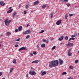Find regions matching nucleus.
I'll return each instance as SVG.
<instances>
[{
  "label": "nucleus",
  "instance_id": "obj_1",
  "mask_svg": "<svg viewBox=\"0 0 79 79\" xmlns=\"http://www.w3.org/2000/svg\"><path fill=\"white\" fill-rule=\"evenodd\" d=\"M59 61L56 60H52L49 63V65L50 68H53V67H56L58 66Z\"/></svg>",
  "mask_w": 79,
  "mask_h": 79
},
{
  "label": "nucleus",
  "instance_id": "obj_2",
  "mask_svg": "<svg viewBox=\"0 0 79 79\" xmlns=\"http://www.w3.org/2000/svg\"><path fill=\"white\" fill-rule=\"evenodd\" d=\"M11 22V20H8V18H7L4 21L5 24L6 26H9V23H10Z\"/></svg>",
  "mask_w": 79,
  "mask_h": 79
},
{
  "label": "nucleus",
  "instance_id": "obj_3",
  "mask_svg": "<svg viewBox=\"0 0 79 79\" xmlns=\"http://www.w3.org/2000/svg\"><path fill=\"white\" fill-rule=\"evenodd\" d=\"M30 75H35L37 73L35 71H30L29 73Z\"/></svg>",
  "mask_w": 79,
  "mask_h": 79
},
{
  "label": "nucleus",
  "instance_id": "obj_4",
  "mask_svg": "<svg viewBox=\"0 0 79 79\" xmlns=\"http://www.w3.org/2000/svg\"><path fill=\"white\" fill-rule=\"evenodd\" d=\"M31 33V31L30 30H27L26 31H25L24 33V34H29Z\"/></svg>",
  "mask_w": 79,
  "mask_h": 79
},
{
  "label": "nucleus",
  "instance_id": "obj_5",
  "mask_svg": "<svg viewBox=\"0 0 79 79\" xmlns=\"http://www.w3.org/2000/svg\"><path fill=\"white\" fill-rule=\"evenodd\" d=\"M74 45L73 43H68L66 44V46L67 47H71L73 46Z\"/></svg>",
  "mask_w": 79,
  "mask_h": 79
},
{
  "label": "nucleus",
  "instance_id": "obj_6",
  "mask_svg": "<svg viewBox=\"0 0 79 79\" xmlns=\"http://www.w3.org/2000/svg\"><path fill=\"white\" fill-rule=\"evenodd\" d=\"M61 19L58 20V21L56 22V25H60L61 23Z\"/></svg>",
  "mask_w": 79,
  "mask_h": 79
},
{
  "label": "nucleus",
  "instance_id": "obj_7",
  "mask_svg": "<svg viewBox=\"0 0 79 79\" xmlns=\"http://www.w3.org/2000/svg\"><path fill=\"white\" fill-rule=\"evenodd\" d=\"M41 76H44V74H47V72L45 71L43 72V71H42L41 72Z\"/></svg>",
  "mask_w": 79,
  "mask_h": 79
},
{
  "label": "nucleus",
  "instance_id": "obj_8",
  "mask_svg": "<svg viewBox=\"0 0 79 79\" xmlns=\"http://www.w3.org/2000/svg\"><path fill=\"white\" fill-rule=\"evenodd\" d=\"M59 64L60 65H61L62 64H63V60L61 59H59Z\"/></svg>",
  "mask_w": 79,
  "mask_h": 79
},
{
  "label": "nucleus",
  "instance_id": "obj_9",
  "mask_svg": "<svg viewBox=\"0 0 79 79\" xmlns=\"http://www.w3.org/2000/svg\"><path fill=\"white\" fill-rule=\"evenodd\" d=\"M39 62V60H36L35 61H33L32 62H31L32 63H35L36 64H37Z\"/></svg>",
  "mask_w": 79,
  "mask_h": 79
},
{
  "label": "nucleus",
  "instance_id": "obj_10",
  "mask_svg": "<svg viewBox=\"0 0 79 79\" xmlns=\"http://www.w3.org/2000/svg\"><path fill=\"white\" fill-rule=\"evenodd\" d=\"M17 15V13L16 12H14L12 14V16L13 18H15V16Z\"/></svg>",
  "mask_w": 79,
  "mask_h": 79
},
{
  "label": "nucleus",
  "instance_id": "obj_11",
  "mask_svg": "<svg viewBox=\"0 0 79 79\" xmlns=\"http://www.w3.org/2000/svg\"><path fill=\"white\" fill-rule=\"evenodd\" d=\"M64 37L62 35L60 37V38H59L58 40H59V41H61V40H63V39Z\"/></svg>",
  "mask_w": 79,
  "mask_h": 79
},
{
  "label": "nucleus",
  "instance_id": "obj_12",
  "mask_svg": "<svg viewBox=\"0 0 79 79\" xmlns=\"http://www.w3.org/2000/svg\"><path fill=\"white\" fill-rule=\"evenodd\" d=\"M5 4V3L3 2H0V5H1V6H3Z\"/></svg>",
  "mask_w": 79,
  "mask_h": 79
},
{
  "label": "nucleus",
  "instance_id": "obj_13",
  "mask_svg": "<svg viewBox=\"0 0 79 79\" xmlns=\"http://www.w3.org/2000/svg\"><path fill=\"white\" fill-rule=\"evenodd\" d=\"M23 29V27H22V26H20L19 28H18V30L19 31H21V30Z\"/></svg>",
  "mask_w": 79,
  "mask_h": 79
},
{
  "label": "nucleus",
  "instance_id": "obj_14",
  "mask_svg": "<svg viewBox=\"0 0 79 79\" xmlns=\"http://www.w3.org/2000/svg\"><path fill=\"white\" fill-rule=\"evenodd\" d=\"M67 54L68 56H71V55H72V53L71 52H69Z\"/></svg>",
  "mask_w": 79,
  "mask_h": 79
},
{
  "label": "nucleus",
  "instance_id": "obj_15",
  "mask_svg": "<svg viewBox=\"0 0 79 79\" xmlns=\"http://www.w3.org/2000/svg\"><path fill=\"white\" fill-rule=\"evenodd\" d=\"M13 9H10V10H8L7 12V13H10L12 12V11H13Z\"/></svg>",
  "mask_w": 79,
  "mask_h": 79
},
{
  "label": "nucleus",
  "instance_id": "obj_16",
  "mask_svg": "<svg viewBox=\"0 0 79 79\" xmlns=\"http://www.w3.org/2000/svg\"><path fill=\"white\" fill-rule=\"evenodd\" d=\"M39 3V2L37 1H36L35 2H34V5H35L36 4H38Z\"/></svg>",
  "mask_w": 79,
  "mask_h": 79
},
{
  "label": "nucleus",
  "instance_id": "obj_17",
  "mask_svg": "<svg viewBox=\"0 0 79 79\" xmlns=\"http://www.w3.org/2000/svg\"><path fill=\"white\" fill-rule=\"evenodd\" d=\"M22 48L23 50H27V49L26 48V47H22Z\"/></svg>",
  "mask_w": 79,
  "mask_h": 79
},
{
  "label": "nucleus",
  "instance_id": "obj_18",
  "mask_svg": "<svg viewBox=\"0 0 79 79\" xmlns=\"http://www.w3.org/2000/svg\"><path fill=\"white\" fill-rule=\"evenodd\" d=\"M53 16V12H52L51 14V18H52Z\"/></svg>",
  "mask_w": 79,
  "mask_h": 79
},
{
  "label": "nucleus",
  "instance_id": "obj_19",
  "mask_svg": "<svg viewBox=\"0 0 79 79\" xmlns=\"http://www.w3.org/2000/svg\"><path fill=\"white\" fill-rule=\"evenodd\" d=\"M41 47H42V48H44V47H45V44H42L41 45Z\"/></svg>",
  "mask_w": 79,
  "mask_h": 79
},
{
  "label": "nucleus",
  "instance_id": "obj_20",
  "mask_svg": "<svg viewBox=\"0 0 79 79\" xmlns=\"http://www.w3.org/2000/svg\"><path fill=\"white\" fill-rule=\"evenodd\" d=\"M13 63H14V64H16V59H14L13 60Z\"/></svg>",
  "mask_w": 79,
  "mask_h": 79
},
{
  "label": "nucleus",
  "instance_id": "obj_21",
  "mask_svg": "<svg viewBox=\"0 0 79 79\" xmlns=\"http://www.w3.org/2000/svg\"><path fill=\"white\" fill-rule=\"evenodd\" d=\"M44 31H44V30H42L41 31L39 32V33L40 34H42V33H43V32H44Z\"/></svg>",
  "mask_w": 79,
  "mask_h": 79
},
{
  "label": "nucleus",
  "instance_id": "obj_22",
  "mask_svg": "<svg viewBox=\"0 0 79 79\" xmlns=\"http://www.w3.org/2000/svg\"><path fill=\"white\" fill-rule=\"evenodd\" d=\"M75 38H70L69 40H68V41H70V40H74V39Z\"/></svg>",
  "mask_w": 79,
  "mask_h": 79
},
{
  "label": "nucleus",
  "instance_id": "obj_23",
  "mask_svg": "<svg viewBox=\"0 0 79 79\" xmlns=\"http://www.w3.org/2000/svg\"><path fill=\"white\" fill-rule=\"evenodd\" d=\"M69 68L71 69H73L74 68H73V66L70 65L69 66Z\"/></svg>",
  "mask_w": 79,
  "mask_h": 79
},
{
  "label": "nucleus",
  "instance_id": "obj_24",
  "mask_svg": "<svg viewBox=\"0 0 79 79\" xmlns=\"http://www.w3.org/2000/svg\"><path fill=\"white\" fill-rule=\"evenodd\" d=\"M65 39L66 40H68V37L67 36H65Z\"/></svg>",
  "mask_w": 79,
  "mask_h": 79
},
{
  "label": "nucleus",
  "instance_id": "obj_25",
  "mask_svg": "<svg viewBox=\"0 0 79 79\" xmlns=\"http://www.w3.org/2000/svg\"><path fill=\"white\" fill-rule=\"evenodd\" d=\"M13 69H14L13 68H12L10 69V73H11V72L13 71Z\"/></svg>",
  "mask_w": 79,
  "mask_h": 79
},
{
  "label": "nucleus",
  "instance_id": "obj_26",
  "mask_svg": "<svg viewBox=\"0 0 79 79\" xmlns=\"http://www.w3.org/2000/svg\"><path fill=\"white\" fill-rule=\"evenodd\" d=\"M79 62V60H75V63H77Z\"/></svg>",
  "mask_w": 79,
  "mask_h": 79
},
{
  "label": "nucleus",
  "instance_id": "obj_27",
  "mask_svg": "<svg viewBox=\"0 0 79 79\" xmlns=\"http://www.w3.org/2000/svg\"><path fill=\"white\" fill-rule=\"evenodd\" d=\"M67 74V73H66V72H63L62 73V75H64V74Z\"/></svg>",
  "mask_w": 79,
  "mask_h": 79
},
{
  "label": "nucleus",
  "instance_id": "obj_28",
  "mask_svg": "<svg viewBox=\"0 0 79 79\" xmlns=\"http://www.w3.org/2000/svg\"><path fill=\"white\" fill-rule=\"evenodd\" d=\"M7 34L8 35H10L11 34V33L10 32H7Z\"/></svg>",
  "mask_w": 79,
  "mask_h": 79
},
{
  "label": "nucleus",
  "instance_id": "obj_29",
  "mask_svg": "<svg viewBox=\"0 0 79 79\" xmlns=\"http://www.w3.org/2000/svg\"><path fill=\"white\" fill-rule=\"evenodd\" d=\"M45 7H46V5H44L42 6V8H43V9H44V8H45Z\"/></svg>",
  "mask_w": 79,
  "mask_h": 79
},
{
  "label": "nucleus",
  "instance_id": "obj_30",
  "mask_svg": "<svg viewBox=\"0 0 79 79\" xmlns=\"http://www.w3.org/2000/svg\"><path fill=\"white\" fill-rule=\"evenodd\" d=\"M68 16V14H66L65 15V19H67V17Z\"/></svg>",
  "mask_w": 79,
  "mask_h": 79
},
{
  "label": "nucleus",
  "instance_id": "obj_31",
  "mask_svg": "<svg viewBox=\"0 0 79 79\" xmlns=\"http://www.w3.org/2000/svg\"><path fill=\"white\" fill-rule=\"evenodd\" d=\"M33 54H34V55H37V52H36L35 51L33 52Z\"/></svg>",
  "mask_w": 79,
  "mask_h": 79
},
{
  "label": "nucleus",
  "instance_id": "obj_32",
  "mask_svg": "<svg viewBox=\"0 0 79 79\" xmlns=\"http://www.w3.org/2000/svg\"><path fill=\"white\" fill-rule=\"evenodd\" d=\"M36 47L38 50H40V47H39V46L37 45Z\"/></svg>",
  "mask_w": 79,
  "mask_h": 79
},
{
  "label": "nucleus",
  "instance_id": "obj_33",
  "mask_svg": "<svg viewBox=\"0 0 79 79\" xmlns=\"http://www.w3.org/2000/svg\"><path fill=\"white\" fill-rule=\"evenodd\" d=\"M55 48H56V46H54L52 48V50H54V49H55Z\"/></svg>",
  "mask_w": 79,
  "mask_h": 79
},
{
  "label": "nucleus",
  "instance_id": "obj_34",
  "mask_svg": "<svg viewBox=\"0 0 79 79\" xmlns=\"http://www.w3.org/2000/svg\"><path fill=\"white\" fill-rule=\"evenodd\" d=\"M20 40V38H19L17 39L16 40V41H17V42H18V41H19Z\"/></svg>",
  "mask_w": 79,
  "mask_h": 79
},
{
  "label": "nucleus",
  "instance_id": "obj_35",
  "mask_svg": "<svg viewBox=\"0 0 79 79\" xmlns=\"http://www.w3.org/2000/svg\"><path fill=\"white\" fill-rule=\"evenodd\" d=\"M29 37H30V35H27V36L26 38L27 39H29Z\"/></svg>",
  "mask_w": 79,
  "mask_h": 79
},
{
  "label": "nucleus",
  "instance_id": "obj_36",
  "mask_svg": "<svg viewBox=\"0 0 79 79\" xmlns=\"http://www.w3.org/2000/svg\"><path fill=\"white\" fill-rule=\"evenodd\" d=\"M66 5L67 6H68V7H69L70 6V4L68 3L66 4Z\"/></svg>",
  "mask_w": 79,
  "mask_h": 79
},
{
  "label": "nucleus",
  "instance_id": "obj_37",
  "mask_svg": "<svg viewBox=\"0 0 79 79\" xmlns=\"http://www.w3.org/2000/svg\"><path fill=\"white\" fill-rule=\"evenodd\" d=\"M26 8L27 9V8H29V5H27L26 6Z\"/></svg>",
  "mask_w": 79,
  "mask_h": 79
},
{
  "label": "nucleus",
  "instance_id": "obj_38",
  "mask_svg": "<svg viewBox=\"0 0 79 79\" xmlns=\"http://www.w3.org/2000/svg\"><path fill=\"white\" fill-rule=\"evenodd\" d=\"M65 3H67L68 2V0H64Z\"/></svg>",
  "mask_w": 79,
  "mask_h": 79
},
{
  "label": "nucleus",
  "instance_id": "obj_39",
  "mask_svg": "<svg viewBox=\"0 0 79 79\" xmlns=\"http://www.w3.org/2000/svg\"><path fill=\"white\" fill-rule=\"evenodd\" d=\"M21 50H23V49H22V48H20V49H19V51H21Z\"/></svg>",
  "mask_w": 79,
  "mask_h": 79
},
{
  "label": "nucleus",
  "instance_id": "obj_40",
  "mask_svg": "<svg viewBox=\"0 0 79 79\" xmlns=\"http://www.w3.org/2000/svg\"><path fill=\"white\" fill-rule=\"evenodd\" d=\"M30 55H31V56H33V53H30Z\"/></svg>",
  "mask_w": 79,
  "mask_h": 79
},
{
  "label": "nucleus",
  "instance_id": "obj_41",
  "mask_svg": "<svg viewBox=\"0 0 79 79\" xmlns=\"http://www.w3.org/2000/svg\"><path fill=\"white\" fill-rule=\"evenodd\" d=\"M69 16H73V15L72 14H70L69 15Z\"/></svg>",
  "mask_w": 79,
  "mask_h": 79
},
{
  "label": "nucleus",
  "instance_id": "obj_42",
  "mask_svg": "<svg viewBox=\"0 0 79 79\" xmlns=\"http://www.w3.org/2000/svg\"><path fill=\"white\" fill-rule=\"evenodd\" d=\"M27 13V12H26L25 10L24 11V14L26 15Z\"/></svg>",
  "mask_w": 79,
  "mask_h": 79
},
{
  "label": "nucleus",
  "instance_id": "obj_43",
  "mask_svg": "<svg viewBox=\"0 0 79 79\" xmlns=\"http://www.w3.org/2000/svg\"><path fill=\"white\" fill-rule=\"evenodd\" d=\"M18 45H17V44H16V45H15V47H18Z\"/></svg>",
  "mask_w": 79,
  "mask_h": 79
},
{
  "label": "nucleus",
  "instance_id": "obj_44",
  "mask_svg": "<svg viewBox=\"0 0 79 79\" xmlns=\"http://www.w3.org/2000/svg\"><path fill=\"white\" fill-rule=\"evenodd\" d=\"M15 32H18V30L17 29L15 30Z\"/></svg>",
  "mask_w": 79,
  "mask_h": 79
},
{
  "label": "nucleus",
  "instance_id": "obj_45",
  "mask_svg": "<svg viewBox=\"0 0 79 79\" xmlns=\"http://www.w3.org/2000/svg\"><path fill=\"white\" fill-rule=\"evenodd\" d=\"M72 37V38H73L74 37H75V35H72V36H71Z\"/></svg>",
  "mask_w": 79,
  "mask_h": 79
},
{
  "label": "nucleus",
  "instance_id": "obj_46",
  "mask_svg": "<svg viewBox=\"0 0 79 79\" xmlns=\"http://www.w3.org/2000/svg\"><path fill=\"white\" fill-rule=\"evenodd\" d=\"M74 35H75V37H77V34L76 33H75Z\"/></svg>",
  "mask_w": 79,
  "mask_h": 79
},
{
  "label": "nucleus",
  "instance_id": "obj_47",
  "mask_svg": "<svg viewBox=\"0 0 79 79\" xmlns=\"http://www.w3.org/2000/svg\"><path fill=\"white\" fill-rule=\"evenodd\" d=\"M1 75H2V73L0 72V76H1Z\"/></svg>",
  "mask_w": 79,
  "mask_h": 79
},
{
  "label": "nucleus",
  "instance_id": "obj_48",
  "mask_svg": "<svg viewBox=\"0 0 79 79\" xmlns=\"http://www.w3.org/2000/svg\"><path fill=\"white\" fill-rule=\"evenodd\" d=\"M45 40H43V42H45Z\"/></svg>",
  "mask_w": 79,
  "mask_h": 79
},
{
  "label": "nucleus",
  "instance_id": "obj_49",
  "mask_svg": "<svg viewBox=\"0 0 79 79\" xmlns=\"http://www.w3.org/2000/svg\"><path fill=\"white\" fill-rule=\"evenodd\" d=\"M29 27V24H27V25L26 27Z\"/></svg>",
  "mask_w": 79,
  "mask_h": 79
},
{
  "label": "nucleus",
  "instance_id": "obj_50",
  "mask_svg": "<svg viewBox=\"0 0 79 79\" xmlns=\"http://www.w3.org/2000/svg\"><path fill=\"white\" fill-rule=\"evenodd\" d=\"M45 42H46V43H48V41L46 40Z\"/></svg>",
  "mask_w": 79,
  "mask_h": 79
},
{
  "label": "nucleus",
  "instance_id": "obj_51",
  "mask_svg": "<svg viewBox=\"0 0 79 79\" xmlns=\"http://www.w3.org/2000/svg\"><path fill=\"white\" fill-rule=\"evenodd\" d=\"M26 77H28V74H27L26 76Z\"/></svg>",
  "mask_w": 79,
  "mask_h": 79
},
{
  "label": "nucleus",
  "instance_id": "obj_52",
  "mask_svg": "<svg viewBox=\"0 0 79 79\" xmlns=\"http://www.w3.org/2000/svg\"><path fill=\"white\" fill-rule=\"evenodd\" d=\"M53 40V38L51 39V40Z\"/></svg>",
  "mask_w": 79,
  "mask_h": 79
},
{
  "label": "nucleus",
  "instance_id": "obj_53",
  "mask_svg": "<svg viewBox=\"0 0 79 79\" xmlns=\"http://www.w3.org/2000/svg\"><path fill=\"white\" fill-rule=\"evenodd\" d=\"M71 49H69V50L68 51V52H70V51H71Z\"/></svg>",
  "mask_w": 79,
  "mask_h": 79
},
{
  "label": "nucleus",
  "instance_id": "obj_54",
  "mask_svg": "<svg viewBox=\"0 0 79 79\" xmlns=\"http://www.w3.org/2000/svg\"><path fill=\"white\" fill-rule=\"evenodd\" d=\"M11 8H12L11 7H10L9 8V9H11Z\"/></svg>",
  "mask_w": 79,
  "mask_h": 79
},
{
  "label": "nucleus",
  "instance_id": "obj_55",
  "mask_svg": "<svg viewBox=\"0 0 79 79\" xmlns=\"http://www.w3.org/2000/svg\"><path fill=\"white\" fill-rule=\"evenodd\" d=\"M21 5H19V8H21Z\"/></svg>",
  "mask_w": 79,
  "mask_h": 79
},
{
  "label": "nucleus",
  "instance_id": "obj_56",
  "mask_svg": "<svg viewBox=\"0 0 79 79\" xmlns=\"http://www.w3.org/2000/svg\"><path fill=\"white\" fill-rule=\"evenodd\" d=\"M47 8H49V6H47Z\"/></svg>",
  "mask_w": 79,
  "mask_h": 79
},
{
  "label": "nucleus",
  "instance_id": "obj_57",
  "mask_svg": "<svg viewBox=\"0 0 79 79\" xmlns=\"http://www.w3.org/2000/svg\"><path fill=\"white\" fill-rule=\"evenodd\" d=\"M1 46H2V45L1 44H0V47H1Z\"/></svg>",
  "mask_w": 79,
  "mask_h": 79
},
{
  "label": "nucleus",
  "instance_id": "obj_58",
  "mask_svg": "<svg viewBox=\"0 0 79 79\" xmlns=\"http://www.w3.org/2000/svg\"><path fill=\"white\" fill-rule=\"evenodd\" d=\"M0 37H2V35H0Z\"/></svg>",
  "mask_w": 79,
  "mask_h": 79
},
{
  "label": "nucleus",
  "instance_id": "obj_59",
  "mask_svg": "<svg viewBox=\"0 0 79 79\" xmlns=\"http://www.w3.org/2000/svg\"><path fill=\"white\" fill-rule=\"evenodd\" d=\"M61 2H63V0H61Z\"/></svg>",
  "mask_w": 79,
  "mask_h": 79
},
{
  "label": "nucleus",
  "instance_id": "obj_60",
  "mask_svg": "<svg viewBox=\"0 0 79 79\" xmlns=\"http://www.w3.org/2000/svg\"><path fill=\"white\" fill-rule=\"evenodd\" d=\"M2 79H5V78H3Z\"/></svg>",
  "mask_w": 79,
  "mask_h": 79
},
{
  "label": "nucleus",
  "instance_id": "obj_61",
  "mask_svg": "<svg viewBox=\"0 0 79 79\" xmlns=\"http://www.w3.org/2000/svg\"><path fill=\"white\" fill-rule=\"evenodd\" d=\"M63 44L62 43H60V44H61H61Z\"/></svg>",
  "mask_w": 79,
  "mask_h": 79
},
{
  "label": "nucleus",
  "instance_id": "obj_62",
  "mask_svg": "<svg viewBox=\"0 0 79 79\" xmlns=\"http://www.w3.org/2000/svg\"><path fill=\"white\" fill-rule=\"evenodd\" d=\"M31 69H33V68H32V67H31Z\"/></svg>",
  "mask_w": 79,
  "mask_h": 79
},
{
  "label": "nucleus",
  "instance_id": "obj_63",
  "mask_svg": "<svg viewBox=\"0 0 79 79\" xmlns=\"http://www.w3.org/2000/svg\"><path fill=\"white\" fill-rule=\"evenodd\" d=\"M78 53H79V51H78Z\"/></svg>",
  "mask_w": 79,
  "mask_h": 79
},
{
  "label": "nucleus",
  "instance_id": "obj_64",
  "mask_svg": "<svg viewBox=\"0 0 79 79\" xmlns=\"http://www.w3.org/2000/svg\"><path fill=\"white\" fill-rule=\"evenodd\" d=\"M2 19H3V17Z\"/></svg>",
  "mask_w": 79,
  "mask_h": 79
}]
</instances>
